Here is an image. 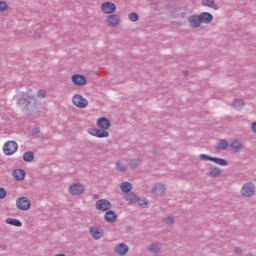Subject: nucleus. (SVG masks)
<instances>
[{
  "instance_id": "obj_23",
  "label": "nucleus",
  "mask_w": 256,
  "mask_h": 256,
  "mask_svg": "<svg viewBox=\"0 0 256 256\" xmlns=\"http://www.w3.org/2000/svg\"><path fill=\"white\" fill-rule=\"evenodd\" d=\"M227 147H229V142H227L225 139H222L218 142L216 149L217 151H225L227 150Z\"/></svg>"
},
{
  "instance_id": "obj_21",
  "label": "nucleus",
  "mask_w": 256,
  "mask_h": 256,
  "mask_svg": "<svg viewBox=\"0 0 256 256\" xmlns=\"http://www.w3.org/2000/svg\"><path fill=\"white\" fill-rule=\"evenodd\" d=\"M203 7H209L210 9H214V11H219V6L213 0H203Z\"/></svg>"
},
{
  "instance_id": "obj_44",
  "label": "nucleus",
  "mask_w": 256,
  "mask_h": 256,
  "mask_svg": "<svg viewBox=\"0 0 256 256\" xmlns=\"http://www.w3.org/2000/svg\"><path fill=\"white\" fill-rule=\"evenodd\" d=\"M94 199H99V195L95 194Z\"/></svg>"
},
{
  "instance_id": "obj_17",
  "label": "nucleus",
  "mask_w": 256,
  "mask_h": 256,
  "mask_svg": "<svg viewBox=\"0 0 256 256\" xmlns=\"http://www.w3.org/2000/svg\"><path fill=\"white\" fill-rule=\"evenodd\" d=\"M148 251L151 253V255H159V253H161V245L157 243H151L148 246Z\"/></svg>"
},
{
  "instance_id": "obj_37",
  "label": "nucleus",
  "mask_w": 256,
  "mask_h": 256,
  "mask_svg": "<svg viewBox=\"0 0 256 256\" xmlns=\"http://www.w3.org/2000/svg\"><path fill=\"white\" fill-rule=\"evenodd\" d=\"M47 93L45 92V90H39L37 92V96L40 98V99H45Z\"/></svg>"
},
{
  "instance_id": "obj_12",
  "label": "nucleus",
  "mask_w": 256,
  "mask_h": 256,
  "mask_svg": "<svg viewBox=\"0 0 256 256\" xmlns=\"http://www.w3.org/2000/svg\"><path fill=\"white\" fill-rule=\"evenodd\" d=\"M188 21L190 23V27L192 29H197V27H200L201 25V18L199 15L197 14H194V15H191L189 18H188Z\"/></svg>"
},
{
  "instance_id": "obj_31",
  "label": "nucleus",
  "mask_w": 256,
  "mask_h": 256,
  "mask_svg": "<svg viewBox=\"0 0 256 256\" xmlns=\"http://www.w3.org/2000/svg\"><path fill=\"white\" fill-rule=\"evenodd\" d=\"M163 223H165V225H173V223H175V219L173 218V216H168L166 218H163Z\"/></svg>"
},
{
  "instance_id": "obj_33",
  "label": "nucleus",
  "mask_w": 256,
  "mask_h": 256,
  "mask_svg": "<svg viewBox=\"0 0 256 256\" xmlns=\"http://www.w3.org/2000/svg\"><path fill=\"white\" fill-rule=\"evenodd\" d=\"M129 19L130 21H132V23H135L137 21H139V15H137V13L132 12L129 14Z\"/></svg>"
},
{
  "instance_id": "obj_5",
  "label": "nucleus",
  "mask_w": 256,
  "mask_h": 256,
  "mask_svg": "<svg viewBox=\"0 0 256 256\" xmlns=\"http://www.w3.org/2000/svg\"><path fill=\"white\" fill-rule=\"evenodd\" d=\"M72 103L73 105H75V107H78L79 109H85V107L89 105V101H87V99L79 94L73 96Z\"/></svg>"
},
{
  "instance_id": "obj_8",
  "label": "nucleus",
  "mask_w": 256,
  "mask_h": 256,
  "mask_svg": "<svg viewBox=\"0 0 256 256\" xmlns=\"http://www.w3.org/2000/svg\"><path fill=\"white\" fill-rule=\"evenodd\" d=\"M111 207L112 204L107 199H100L95 204V208L97 209V211H101L102 213H105V211H109Z\"/></svg>"
},
{
  "instance_id": "obj_4",
  "label": "nucleus",
  "mask_w": 256,
  "mask_h": 256,
  "mask_svg": "<svg viewBox=\"0 0 256 256\" xmlns=\"http://www.w3.org/2000/svg\"><path fill=\"white\" fill-rule=\"evenodd\" d=\"M255 185L253 183H246L242 186L241 195L242 197H253L255 195Z\"/></svg>"
},
{
  "instance_id": "obj_15",
  "label": "nucleus",
  "mask_w": 256,
  "mask_h": 256,
  "mask_svg": "<svg viewBox=\"0 0 256 256\" xmlns=\"http://www.w3.org/2000/svg\"><path fill=\"white\" fill-rule=\"evenodd\" d=\"M200 23H204L205 25H209L213 21V14L209 12H202L199 14Z\"/></svg>"
},
{
  "instance_id": "obj_7",
  "label": "nucleus",
  "mask_w": 256,
  "mask_h": 256,
  "mask_svg": "<svg viewBox=\"0 0 256 256\" xmlns=\"http://www.w3.org/2000/svg\"><path fill=\"white\" fill-rule=\"evenodd\" d=\"M108 27H119L121 25V16L118 14H110L106 18Z\"/></svg>"
},
{
  "instance_id": "obj_27",
  "label": "nucleus",
  "mask_w": 256,
  "mask_h": 256,
  "mask_svg": "<svg viewBox=\"0 0 256 256\" xmlns=\"http://www.w3.org/2000/svg\"><path fill=\"white\" fill-rule=\"evenodd\" d=\"M209 175L210 177H219L221 175V169L219 167H210L209 168Z\"/></svg>"
},
{
  "instance_id": "obj_18",
  "label": "nucleus",
  "mask_w": 256,
  "mask_h": 256,
  "mask_svg": "<svg viewBox=\"0 0 256 256\" xmlns=\"http://www.w3.org/2000/svg\"><path fill=\"white\" fill-rule=\"evenodd\" d=\"M25 170L23 169H16L13 171V177L16 179V181H23L25 179Z\"/></svg>"
},
{
  "instance_id": "obj_32",
  "label": "nucleus",
  "mask_w": 256,
  "mask_h": 256,
  "mask_svg": "<svg viewBox=\"0 0 256 256\" xmlns=\"http://www.w3.org/2000/svg\"><path fill=\"white\" fill-rule=\"evenodd\" d=\"M139 163H141L140 160H130L129 162V166L131 167V169H137L139 167Z\"/></svg>"
},
{
  "instance_id": "obj_41",
  "label": "nucleus",
  "mask_w": 256,
  "mask_h": 256,
  "mask_svg": "<svg viewBox=\"0 0 256 256\" xmlns=\"http://www.w3.org/2000/svg\"><path fill=\"white\" fill-rule=\"evenodd\" d=\"M0 249L5 251L7 249V245L6 244H0Z\"/></svg>"
},
{
  "instance_id": "obj_20",
  "label": "nucleus",
  "mask_w": 256,
  "mask_h": 256,
  "mask_svg": "<svg viewBox=\"0 0 256 256\" xmlns=\"http://www.w3.org/2000/svg\"><path fill=\"white\" fill-rule=\"evenodd\" d=\"M5 223H7L8 225H13L14 227H23V222H21V220L19 219H15V218H6L5 219Z\"/></svg>"
},
{
  "instance_id": "obj_9",
  "label": "nucleus",
  "mask_w": 256,
  "mask_h": 256,
  "mask_svg": "<svg viewBox=\"0 0 256 256\" xmlns=\"http://www.w3.org/2000/svg\"><path fill=\"white\" fill-rule=\"evenodd\" d=\"M85 191V186L81 183H74L69 186L70 195H81Z\"/></svg>"
},
{
  "instance_id": "obj_34",
  "label": "nucleus",
  "mask_w": 256,
  "mask_h": 256,
  "mask_svg": "<svg viewBox=\"0 0 256 256\" xmlns=\"http://www.w3.org/2000/svg\"><path fill=\"white\" fill-rule=\"evenodd\" d=\"M9 9V6L7 5V2L0 1V11L3 13Z\"/></svg>"
},
{
  "instance_id": "obj_39",
  "label": "nucleus",
  "mask_w": 256,
  "mask_h": 256,
  "mask_svg": "<svg viewBox=\"0 0 256 256\" xmlns=\"http://www.w3.org/2000/svg\"><path fill=\"white\" fill-rule=\"evenodd\" d=\"M39 133H41L39 127H35L32 129V135H39Z\"/></svg>"
},
{
  "instance_id": "obj_26",
  "label": "nucleus",
  "mask_w": 256,
  "mask_h": 256,
  "mask_svg": "<svg viewBox=\"0 0 256 256\" xmlns=\"http://www.w3.org/2000/svg\"><path fill=\"white\" fill-rule=\"evenodd\" d=\"M33 159H35V153L31 152V151H28V152H25L23 154V160L26 162V163H31V161H33Z\"/></svg>"
},
{
  "instance_id": "obj_29",
  "label": "nucleus",
  "mask_w": 256,
  "mask_h": 256,
  "mask_svg": "<svg viewBox=\"0 0 256 256\" xmlns=\"http://www.w3.org/2000/svg\"><path fill=\"white\" fill-rule=\"evenodd\" d=\"M245 105V102L243 99H234L233 107L237 111H241L242 107Z\"/></svg>"
},
{
  "instance_id": "obj_11",
  "label": "nucleus",
  "mask_w": 256,
  "mask_h": 256,
  "mask_svg": "<svg viewBox=\"0 0 256 256\" xmlns=\"http://www.w3.org/2000/svg\"><path fill=\"white\" fill-rule=\"evenodd\" d=\"M37 101V98H35V96H28L26 98H20L17 102V104L20 107H26V109H29V105H31V103Z\"/></svg>"
},
{
  "instance_id": "obj_30",
  "label": "nucleus",
  "mask_w": 256,
  "mask_h": 256,
  "mask_svg": "<svg viewBox=\"0 0 256 256\" xmlns=\"http://www.w3.org/2000/svg\"><path fill=\"white\" fill-rule=\"evenodd\" d=\"M115 167H116L117 171L124 172V171L127 170V166H125L123 164V162H121V161L116 162V166Z\"/></svg>"
},
{
  "instance_id": "obj_14",
  "label": "nucleus",
  "mask_w": 256,
  "mask_h": 256,
  "mask_svg": "<svg viewBox=\"0 0 256 256\" xmlns=\"http://www.w3.org/2000/svg\"><path fill=\"white\" fill-rule=\"evenodd\" d=\"M89 231L93 239L99 240L101 237H103V230H100V228L97 226H91Z\"/></svg>"
},
{
  "instance_id": "obj_10",
  "label": "nucleus",
  "mask_w": 256,
  "mask_h": 256,
  "mask_svg": "<svg viewBox=\"0 0 256 256\" xmlns=\"http://www.w3.org/2000/svg\"><path fill=\"white\" fill-rule=\"evenodd\" d=\"M72 83L77 87H83L87 85V78L81 74H74L72 76Z\"/></svg>"
},
{
  "instance_id": "obj_2",
  "label": "nucleus",
  "mask_w": 256,
  "mask_h": 256,
  "mask_svg": "<svg viewBox=\"0 0 256 256\" xmlns=\"http://www.w3.org/2000/svg\"><path fill=\"white\" fill-rule=\"evenodd\" d=\"M16 207L20 211H29L31 209V200L25 196L20 197L16 200Z\"/></svg>"
},
{
  "instance_id": "obj_19",
  "label": "nucleus",
  "mask_w": 256,
  "mask_h": 256,
  "mask_svg": "<svg viewBox=\"0 0 256 256\" xmlns=\"http://www.w3.org/2000/svg\"><path fill=\"white\" fill-rule=\"evenodd\" d=\"M152 193L155 195H163V193H165V185L162 183L155 184Z\"/></svg>"
},
{
  "instance_id": "obj_38",
  "label": "nucleus",
  "mask_w": 256,
  "mask_h": 256,
  "mask_svg": "<svg viewBox=\"0 0 256 256\" xmlns=\"http://www.w3.org/2000/svg\"><path fill=\"white\" fill-rule=\"evenodd\" d=\"M140 207H147L149 203L146 200H140L138 201Z\"/></svg>"
},
{
  "instance_id": "obj_24",
  "label": "nucleus",
  "mask_w": 256,
  "mask_h": 256,
  "mask_svg": "<svg viewBox=\"0 0 256 256\" xmlns=\"http://www.w3.org/2000/svg\"><path fill=\"white\" fill-rule=\"evenodd\" d=\"M126 201H128L129 203H139L140 198L135 193H129L126 196Z\"/></svg>"
},
{
  "instance_id": "obj_22",
  "label": "nucleus",
  "mask_w": 256,
  "mask_h": 256,
  "mask_svg": "<svg viewBox=\"0 0 256 256\" xmlns=\"http://www.w3.org/2000/svg\"><path fill=\"white\" fill-rule=\"evenodd\" d=\"M230 147L232 148L234 153H239V151H241V149H243V143H241V141H239V140H234L230 144Z\"/></svg>"
},
{
  "instance_id": "obj_35",
  "label": "nucleus",
  "mask_w": 256,
  "mask_h": 256,
  "mask_svg": "<svg viewBox=\"0 0 256 256\" xmlns=\"http://www.w3.org/2000/svg\"><path fill=\"white\" fill-rule=\"evenodd\" d=\"M213 157L212 156H209L207 154H200L199 155V159H201L202 161H211Z\"/></svg>"
},
{
  "instance_id": "obj_3",
  "label": "nucleus",
  "mask_w": 256,
  "mask_h": 256,
  "mask_svg": "<svg viewBox=\"0 0 256 256\" xmlns=\"http://www.w3.org/2000/svg\"><path fill=\"white\" fill-rule=\"evenodd\" d=\"M19 149V145L15 141H8L4 144L3 151L5 155H14V153H17V150Z\"/></svg>"
},
{
  "instance_id": "obj_40",
  "label": "nucleus",
  "mask_w": 256,
  "mask_h": 256,
  "mask_svg": "<svg viewBox=\"0 0 256 256\" xmlns=\"http://www.w3.org/2000/svg\"><path fill=\"white\" fill-rule=\"evenodd\" d=\"M251 130L253 131V133H256V122H253L251 124Z\"/></svg>"
},
{
  "instance_id": "obj_1",
  "label": "nucleus",
  "mask_w": 256,
  "mask_h": 256,
  "mask_svg": "<svg viewBox=\"0 0 256 256\" xmlns=\"http://www.w3.org/2000/svg\"><path fill=\"white\" fill-rule=\"evenodd\" d=\"M97 127L99 128H89L87 130V133L89 135H92L93 137H97L98 139H104L109 137V127H111V121L108 120V118L101 117L96 122Z\"/></svg>"
},
{
  "instance_id": "obj_43",
  "label": "nucleus",
  "mask_w": 256,
  "mask_h": 256,
  "mask_svg": "<svg viewBox=\"0 0 256 256\" xmlns=\"http://www.w3.org/2000/svg\"><path fill=\"white\" fill-rule=\"evenodd\" d=\"M34 37L35 39H39L41 37V34H35Z\"/></svg>"
},
{
  "instance_id": "obj_16",
  "label": "nucleus",
  "mask_w": 256,
  "mask_h": 256,
  "mask_svg": "<svg viewBox=\"0 0 256 256\" xmlns=\"http://www.w3.org/2000/svg\"><path fill=\"white\" fill-rule=\"evenodd\" d=\"M104 219L107 223H115L117 221V214L113 210H108L104 215Z\"/></svg>"
},
{
  "instance_id": "obj_6",
  "label": "nucleus",
  "mask_w": 256,
  "mask_h": 256,
  "mask_svg": "<svg viewBox=\"0 0 256 256\" xmlns=\"http://www.w3.org/2000/svg\"><path fill=\"white\" fill-rule=\"evenodd\" d=\"M101 11L104 15H113L117 11V6L113 2H104L101 4Z\"/></svg>"
},
{
  "instance_id": "obj_42",
  "label": "nucleus",
  "mask_w": 256,
  "mask_h": 256,
  "mask_svg": "<svg viewBox=\"0 0 256 256\" xmlns=\"http://www.w3.org/2000/svg\"><path fill=\"white\" fill-rule=\"evenodd\" d=\"M235 253H241V248H235Z\"/></svg>"
},
{
  "instance_id": "obj_28",
  "label": "nucleus",
  "mask_w": 256,
  "mask_h": 256,
  "mask_svg": "<svg viewBox=\"0 0 256 256\" xmlns=\"http://www.w3.org/2000/svg\"><path fill=\"white\" fill-rule=\"evenodd\" d=\"M120 188L123 193H129L133 189V185L129 182H122Z\"/></svg>"
},
{
  "instance_id": "obj_13",
  "label": "nucleus",
  "mask_w": 256,
  "mask_h": 256,
  "mask_svg": "<svg viewBox=\"0 0 256 256\" xmlns=\"http://www.w3.org/2000/svg\"><path fill=\"white\" fill-rule=\"evenodd\" d=\"M114 251L117 255H127L129 253V246L125 243H119L116 245Z\"/></svg>"
},
{
  "instance_id": "obj_36",
  "label": "nucleus",
  "mask_w": 256,
  "mask_h": 256,
  "mask_svg": "<svg viewBox=\"0 0 256 256\" xmlns=\"http://www.w3.org/2000/svg\"><path fill=\"white\" fill-rule=\"evenodd\" d=\"M7 197V190L5 188L0 187V199H5Z\"/></svg>"
},
{
  "instance_id": "obj_25",
  "label": "nucleus",
  "mask_w": 256,
  "mask_h": 256,
  "mask_svg": "<svg viewBox=\"0 0 256 256\" xmlns=\"http://www.w3.org/2000/svg\"><path fill=\"white\" fill-rule=\"evenodd\" d=\"M211 161H212V163H215L216 165H221V167H227V165H228L227 160H225L223 158L212 157Z\"/></svg>"
}]
</instances>
